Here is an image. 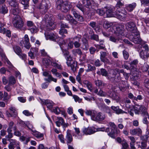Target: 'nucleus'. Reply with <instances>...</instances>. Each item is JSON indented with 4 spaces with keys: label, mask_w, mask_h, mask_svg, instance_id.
<instances>
[{
    "label": "nucleus",
    "mask_w": 149,
    "mask_h": 149,
    "mask_svg": "<svg viewBox=\"0 0 149 149\" xmlns=\"http://www.w3.org/2000/svg\"><path fill=\"white\" fill-rule=\"evenodd\" d=\"M41 103L42 104L46 105L49 109L52 108L53 106V103L51 100H41Z\"/></svg>",
    "instance_id": "obj_15"
},
{
    "label": "nucleus",
    "mask_w": 149,
    "mask_h": 149,
    "mask_svg": "<svg viewBox=\"0 0 149 149\" xmlns=\"http://www.w3.org/2000/svg\"><path fill=\"white\" fill-rule=\"evenodd\" d=\"M13 8L19 7V4L16 0H13L8 3Z\"/></svg>",
    "instance_id": "obj_40"
},
{
    "label": "nucleus",
    "mask_w": 149,
    "mask_h": 149,
    "mask_svg": "<svg viewBox=\"0 0 149 149\" xmlns=\"http://www.w3.org/2000/svg\"><path fill=\"white\" fill-rule=\"evenodd\" d=\"M86 115L90 116L93 120L99 121L104 120L105 118V115L100 112H97L94 110H86L85 111Z\"/></svg>",
    "instance_id": "obj_1"
},
{
    "label": "nucleus",
    "mask_w": 149,
    "mask_h": 149,
    "mask_svg": "<svg viewBox=\"0 0 149 149\" xmlns=\"http://www.w3.org/2000/svg\"><path fill=\"white\" fill-rule=\"evenodd\" d=\"M136 5V3H133L132 4L127 5L126 6V9L130 12L132 11L135 8Z\"/></svg>",
    "instance_id": "obj_30"
},
{
    "label": "nucleus",
    "mask_w": 149,
    "mask_h": 149,
    "mask_svg": "<svg viewBox=\"0 0 149 149\" xmlns=\"http://www.w3.org/2000/svg\"><path fill=\"white\" fill-rule=\"evenodd\" d=\"M29 0H20L21 3L24 6V9H28L29 7Z\"/></svg>",
    "instance_id": "obj_34"
},
{
    "label": "nucleus",
    "mask_w": 149,
    "mask_h": 149,
    "mask_svg": "<svg viewBox=\"0 0 149 149\" xmlns=\"http://www.w3.org/2000/svg\"><path fill=\"white\" fill-rule=\"evenodd\" d=\"M10 11L11 13L13 14L16 15V16H18V14L20 11L19 7H16V8H13L11 9Z\"/></svg>",
    "instance_id": "obj_31"
},
{
    "label": "nucleus",
    "mask_w": 149,
    "mask_h": 149,
    "mask_svg": "<svg viewBox=\"0 0 149 149\" xmlns=\"http://www.w3.org/2000/svg\"><path fill=\"white\" fill-rule=\"evenodd\" d=\"M121 144L122 146V149H126L127 148L128 146V144L127 143L126 140L124 139H123Z\"/></svg>",
    "instance_id": "obj_55"
},
{
    "label": "nucleus",
    "mask_w": 149,
    "mask_h": 149,
    "mask_svg": "<svg viewBox=\"0 0 149 149\" xmlns=\"http://www.w3.org/2000/svg\"><path fill=\"white\" fill-rule=\"evenodd\" d=\"M71 12L74 17L78 21L82 22L84 21V19L82 16L79 14L75 9H72L71 10Z\"/></svg>",
    "instance_id": "obj_14"
},
{
    "label": "nucleus",
    "mask_w": 149,
    "mask_h": 149,
    "mask_svg": "<svg viewBox=\"0 0 149 149\" xmlns=\"http://www.w3.org/2000/svg\"><path fill=\"white\" fill-rule=\"evenodd\" d=\"M149 66L146 63H145L142 67V70L143 71H147L148 69Z\"/></svg>",
    "instance_id": "obj_60"
},
{
    "label": "nucleus",
    "mask_w": 149,
    "mask_h": 149,
    "mask_svg": "<svg viewBox=\"0 0 149 149\" xmlns=\"http://www.w3.org/2000/svg\"><path fill=\"white\" fill-rule=\"evenodd\" d=\"M47 22L48 23V24L47 25V26L48 27V30H53L55 28V25L54 23L52 22L51 21H48Z\"/></svg>",
    "instance_id": "obj_44"
},
{
    "label": "nucleus",
    "mask_w": 149,
    "mask_h": 149,
    "mask_svg": "<svg viewBox=\"0 0 149 149\" xmlns=\"http://www.w3.org/2000/svg\"><path fill=\"white\" fill-rule=\"evenodd\" d=\"M104 128H99L96 129L94 127H88V128H84L82 131L84 133L86 134H91L94 133L97 131H103Z\"/></svg>",
    "instance_id": "obj_8"
},
{
    "label": "nucleus",
    "mask_w": 149,
    "mask_h": 149,
    "mask_svg": "<svg viewBox=\"0 0 149 149\" xmlns=\"http://www.w3.org/2000/svg\"><path fill=\"white\" fill-rule=\"evenodd\" d=\"M45 35L47 39H49L50 40L53 41H58V37L57 36L53 34H46L45 33Z\"/></svg>",
    "instance_id": "obj_18"
},
{
    "label": "nucleus",
    "mask_w": 149,
    "mask_h": 149,
    "mask_svg": "<svg viewBox=\"0 0 149 149\" xmlns=\"http://www.w3.org/2000/svg\"><path fill=\"white\" fill-rule=\"evenodd\" d=\"M89 25L92 27L96 31H97V29H98V26L97 25L96 22H91L89 24Z\"/></svg>",
    "instance_id": "obj_47"
},
{
    "label": "nucleus",
    "mask_w": 149,
    "mask_h": 149,
    "mask_svg": "<svg viewBox=\"0 0 149 149\" xmlns=\"http://www.w3.org/2000/svg\"><path fill=\"white\" fill-rule=\"evenodd\" d=\"M64 121V120L61 117H58L57 118V120L56 121L55 123L57 127H60Z\"/></svg>",
    "instance_id": "obj_36"
},
{
    "label": "nucleus",
    "mask_w": 149,
    "mask_h": 149,
    "mask_svg": "<svg viewBox=\"0 0 149 149\" xmlns=\"http://www.w3.org/2000/svg\"><path fill=\"white\" fill-rule=\"evenodd\" d=\"M59 33L62 36L63 38H64L65 37V36L64 34L67 33V30L65 29L61 28V29L59 31Z\"/></svg>",
    "instance_id": "obj_53"
},
{
    "label": "nucleus",
    "mask_w": 149,
    "mask_h": 149,
    "mask_svg": "<svg viewBox=\"0 0 149 149\" xmlns=\"http://www.w3.org/2000/svg\"><path fill=\"white\" fill-rule=\"evenodd\" d=\"M90 38L91 40H95L97 42H98L99 41L98 36L94 33L92 34L91 35Z\"/></svg>",
    "instance_id": "obj_46"
},
{
    "label": "nucleus",
    "mask_w": 149,
    "mask_h": 149,
    "mask_svg": "<svg viewBox=\"0 0 149 149\" xmlns=\"http://www.w3.org/2000/svg\"><path fill=\"white\" fill-rule=\"evenodd\" d=\"M116 8L113 7L108 9L106 12L107 16L108 17H114L116 16Z\"/></svg>",
    "instance_id": "obj_13"
},
{
    "label": "nucleus",
    "mask_w": 149,
    "mask_h": 149,
    "mask_svg": "<svg viewBox=\"0 0 149 149\" xmlns=\"http://www.w3.org/2000/svg\"><path fill=\"white\" fill-rule=\"evenodd\" d=\"M87 66L88 69L86 70V71L87 72H93L95 71L96 69L95 66H92L89 64H88Z\"/></svg>",
    "instance_id": "obj_45"
},
{
    "label": "nucleus",
    "mask_w": 149,
    "mask_h": 149,
    "mask_svg": "<svg viewBox=\"0 0 149 149\" xmlns=\"http://www.w3.org/2000/svg\"><path fill=\"white\" fill-rule=\"evenodd\" d=\"M116 36H111L109 37V40L113 42L116 43L118 42L122 37L118 35Z\"/></svg>",
    "instance_id": "obj_23"
},
{
    "label": "nucleus",
    "mask_w": 149,
    "mask_h": 149,
    "mask_svg": "<svg viewBox=\"0 0 149 149\" xmlns=\"http://www.w3.org/2000/svg\"><path fill=\"white\" fill-rule=\"evenodd\" d=\"M130 39L135 43L140 44L142 45L143 44V41L140 38L139 33L138 31L132 33L129 37Z\"/></svg>",
    "instance_id": "obj_4"
},
{
    "label": "nucleus",
    "mask_w": 149,
    "mask_h": 149,
    "mask_svg": "<svg viewBox=\"0 0 149 149\" xmlns=\"http://www.w3.org/2000/svg\"><path fill=\"white\" fill-rule=\"evenodd\" d=\"M73 98L74 99L75 102H78L79 103L81 102L82 99H80L78 96L75 95H74L72 96Z\"/></svg>",
    "instance_id": "obj_57"
},
{
    "label": "nucleus",
    "mask_w": 149,
    "mask_h": 149,
    "mask_svg": "<svg viewBox=\"0 0 149 149\" xmlns=\"http://www.w3.org/2000/svg\"><path fill=\"white\" fill-rule=\"evenodd\" d=\"M59 45L62 50H66V47H67V45L66 44L65 41L61 38L59 41Z\"/></svg>",
    "instance_id": "obj_28"
},
{
    "label": "nucleus",
    "mask_w": 149,
    "mask_h": 149,
    "mask_svg": "<svg viewBox=\"0 0 149 149\" xmlns=\"http://www.w3.org/2000/svg\"><path fill=\"white\" fill-rule=\"evenodd\" d=\"M66 133V138L67 140V143H70L72 140V138L70 130H68L67 131Z\"/></svg>",
    "instance_id": "obj_25"
},
{
    "label": "nucleus",
    "mask_w": 149,
    "mask_h": 149,
    "mask_svg": "<svg viewBox=\"0 0 149 149\" xmlns=\"http://www.w3.org/2000/svg\"><path fill=\"white\" fill-rule=\"evenodd\" d=\"M5 24H4L0 22V32L2 33H4L6 29L3 28Z\"/></svg>",
    "instance_id": "obj_58"
},
{
    "label": "nucleus",
    "mask_w": 149,
    "mask_h": 149,
    "mask_svg": "<svg viewBox=\"0 0 149 149\" xmlns=\"http://www.w3.org/2000/svg\"><path fill=\"white\" fill-rule=\"evenodd\" d=\"M32 134L38 138H40L43 137L44 134L36 131L32 130Z\"/></svg>",
    "instance_id": "obj_27"
},
{
    "label": "nucleus",
    "mask_w": 149,
    "mask_h": 149,
    "mask_svg": "<svg viewBox=\"0 0 149 149\" xmlns=\"http://www.w3.org/2000/svg\"><path fill=\"white\" fill-rule=\"evenodd\" d=\"M139 55L143 59L147 58L149 56V54L148 52L141 50L139 53Z\"/></svg>",
    "instance_id": "obj_29"
},
{
    "label": "nucleus",
    "mask_w": 149,
    "mask_h": 149,
    "mask_svg": "<svg viewBox=\"0 0 149 149\" xmlns=\"http://www.w3.org/2000/svg\"><path fill=\"white\" fill-rule=\"evenodd\" d=\"M138 61L137 59L134 60L132 61L130 63V66L132 68H135L136 67L138 63Z\"/></svg>",
    "instance_id": "obj_54"
},
{
    "label": "nucleus",
    "mask_w": 149,
    "mask_h": 149,
    "mask_svg": "<svg viewBox=\"0 0 149 149\" xmlns=\"http://www.w3.org/2000/svg\"><path fill=\"white\" fill-rule=\"evenodd\" d=\"M99 44H95L94 46L97 49H106L105 46L104 44V40H100L99 41Z\"/></svg>",
    "instance_id": "obj_17"
},
{
    "label": "nucleus",
    "mask_w": 149,
    "mask_h": 149,
    "mask_svg": "<svg viewBox=\"0 0 149 149\" xmlns=\"http://www.w3.org/2000/svg\"><path fill=\"white\" fill-rule=\"evenodd\" d=\"M93 11L94 13H96L100 15H103L105 14V11L103 9H98L97 10H96L94 9L93 8L92 12Z\"/></svg>",
    "instance_id": "obj_33"
},
{
    "label": "nucleus",
    "mask_w": 149,
    "mask_h": 149,
    "mask_svg": "<svg viewBox=\"0 0 149 149\" xmlns=\"http://www.w3.org/2000/svg\"><path fill=\"white\" fill-rule=\"evenodd\" d=\"M109 96L110 97H111L113 99L116 100L117 102H119L120 100V98L119 96L116 93H114L112 95L110 94Z\"/></svg>",
    "instance_id": "obj_37"
},
{
    "label": "nucleus",
    "mask_w": 149,
    "mask_h": 149,
    "mask_svg": "<svg viewBox=\"0 0 149 149\" xmlns=\"http://www.w3.org/2000/svg\"><path fill=\"white\" fill-rule=\"evenodd\" d=\"M14 125V123L13 122H10L8 124V127L7 129V131H8V132H12V129H13L14 130H16L17 129L16 126Z\"/></svg>",
    "instance_id": "obj_32"
},
{
    "label": "nucleus",
    "mask_w": 149,
    "mask_h": 149,
    "mask_svg": "<svg viewBox=\"0 0 149 149\" xmlns=\"http://www.w3.org/2000/svg\"><path fill=\"white\" fill-rule=\"evenodd\" d=\"M9 109L10 111V113L12 114V116L14 117H16L17 115V113L15 107H11L9 108Z\"/></svg>",
    "instance_id": "obj_38"
},
{
    "label": "nucleus",
    "mask_w": 149,
    "mask_h": 149,
    "mask_svg": "<svg viewBox=\"0 0 149 149\" xmlns=\"http://www.w3.org/2000/svg\"><path fill=\"white\" fill-rule=\"evenodd\" d=\"M73 43L74 47L76 48L79 47L81 45V38L79 37L76 36L73 38Z\"/></svg>",
    "instance_id": "obj_16"
},
{
    "label": "nucleus",
    "mask_w": 149,
    "mask_h": 149,
    "mask_svg": "<svg viewBox=\"0 0 149 149\" xmlns=\"http://www.w3.org/2000/svg\"><path fill=\"white\" fill-rule=\"evenodd\" d=\"M83 45L81 48L85 50H87L89 47L88 40L84 38L82 40Z\"/></svg>",
    "instance_id": "obj_26"
},
{
    "label": "nucleus",
    "mask_w": 149,
    "mask_h": 149,
    "mask_svg": "<svg viewBox=\"0 0 149 149\" xmlns=\"http://www.w3.org/2000/svg\"><path fill=\"white\" fill-rule=\"evenodd\" d=\"M66 19L69 21V23L72 24L76 25L77 23V22L70 15H67Z\"/></svg>",
    "instance_id": "obj_20"
},
{
    "label": "nucleus",
    "mask_w": 149,
    "mask_h": 149,
    "mask_svg": "<svg viewBox=\"0 0 149 149\" xmlns=\"http://www.w3.org/2000/svg\"><path fill=\"white\" fill-rule=\"evenodd\" d=\"M44 79L45 81H47L49 82H50L51 81L55 82H57V79L53 78L51 75L49 76V78H45Z\"/></svg>",
    "instance_id": "obj_52"
},
{
    "label": "nucleus",
    "mask_w": 149,
    "mask_h": 149,
    "mask_svg": "<svg viewBox=\"0 0 149 149\" xmlns=\"http://www.w3.org/2000/svg\"><path fill=\"white\" fill-rule=\"evenodd\" d=\"M26 25L28 28V29L30 28L33 26L35 25V24L32 21H28L26 22Z\"/></svg>",
    "instance_id": "obj_59"
},
{
    "label": "nucleus",
    "mask_w": 149,
    "mask_h": 149,
    "mask_svg": "<svg viewBox=\"0 0 149 149\" xmlns=\"http://www.w3.org/2000/svg\"><path fill=\"white\" fill-rule=\"evenodd\" d=\"M9 82L10 84H15L16 81L15 78L13 76L10 77L9 78Z\"/></svg>",
    "instance_id": "obj_62"
},
{
    "label": "nucleus",
    "mask_w": 149,
    "mask_h": 149,
    "mask_svg": "<svg viewBox=\"0 0 149 149\" xmlns=\"http://www.w3.org/2000/svg\"><path fill=\"white\" fill-rule=\"evenodd\" d=\"M30 30L31 33H35L39 31V29L35 25L33 26L30 28L28 29Z\"/></svg>",
    "instance_id": "obj_43"
},
{
    "label": "nucleus",
    "mask_w": 149,
    "mask_h": 149,
    "mask_svg": "<svg viewBox=\"0 0 149 149\" xmlns=\"http://www.w3.org/2000/svg\"><path fill=\"white\" fill-rule=\"evenodd\" d=\"M49 4V1L48 0H42L39 5V8L41 10L43 13H45L48 10Z\"/></svg>",
    "instance_id": "obj_6"
},
{
    "label": "nucleus",
    "mask_w": 149,
    "mask_h": 149,
    "mask_svg": "<svg viewBox=\"0 0 149 149\" xmlns=\"http://www.w3.org/2000/svg\"><path fill=\"white\" fill-rule=\"evenodd\" d=\"M101 74L103 76H106L107 75V72L106 70L103 68H102L100 70Z\"/></svg>",
    "instance_id": "obj_63"
},
{
    "label": "nucleus",
    "mask_w": 149,
    "mask_h": 149,
    "mask_svg": "<svg viewBox=\"0 0 149 149\" xmlns=\"http://www.w3.org/2000/svg\"><path fill=\"white\" fill-rule=\"evenodd\" d=\"M107 125L108 127L106 129L103 128L104 129H103V131H105V132L109 133L108 134L109 136L112 138H114L115 131L116 128V125L113 122H111L108 123Z\"/></svg>",
    "instance_id": "obj_2"
},
{
    "label": "nucleus",
    "mask_w": 149,
    "mask_h": 149,
    "mask_svg": "<svg viewBox=\"0 0 149 149\" xmlns=\"http://www.w3.org/2000/svg\"><path fill=\"white\" fill-rule=\"evenodd\" d=\"M13 49L15 53L17 55H19V54L22 52L21 48L17 46H15L13 47Z\"/></svg>",
    "instance_id": "obj_51"
},
{
    "label": "nucleus",
    "mask_w": 149,
    "mask_h": 149,
    "mask_svg": "<svg viewBox=\"0 0 149 149\" xmlns=\"http://www.w3.org/2000/svg\"><path fill=\"white\" fill-rule=\"evenodd\" d=\"M134 111L136 114H143L147 112L146 108L142 105L136 104L133 107Z\"/></svg>",
    "instance_id": "obj_7"
},
{
    "label": "nucleus",
    "mask_w": 149,
    "mask_h": 149,
    "mask_svg": "<svg viewBox=\"0 0 149 149\" xmlns=\"http://www.w3.org/2000/svg\"><path fill=\"white\" fill-rule=\"evenodd\" d=\"M107 56H100V58L101 61L103 62L105 64H111L113 63L112 58H110V59L111 61L109 60L106 57Z\"/></svg>",
    "instance_id": "obj_24"
},
{
    "label": "nucleus",
    "mask_w": 149,
    "mask_h": 149,
    "mask_svg": "<svg viewBox=\"0 0 149 149\" xmlns=\"http://www.w3.org/2000/svg\"><path fill=\"white\" fill-rule=\"evenodd\" d=\"M51 64L52 66L57 68L58 69L61 70L62 69V66L61 65L58 64L54 61H52Z\"/></svg>",
    "instance_id": "obj_49"
},
{
    "label": "nucleus",
    "mask_w": 149,
    "mask_h": 149,
    "mask_svg": "<svg viewBox=\"0 0 149 149\" xmlns=\"http://www.w3.org/2000/svg\"><path fill=\"white\" fill-rule=\"evenodd\" d=\"M142 115L144 117L143 120V123L144 124H147L148 123L147 118H148V115L147 111Z\"/></svg>",
    "instance_id": "obj_48"
},
{
    "label": "nucleus",
    "mask_w": 149,
    "mask_h": 149,
    "mask_svg": "<svg viewBox=\"0 0 149 149\" xmlns=\"http://www.w3.org/2000/svg\"><path fill=\"white\" fill-rule=\"evenodd\" d=\"M123 54L125 59V60L127 59L129 57V55L127 50L125 49L123 50Z\"/></svg>",
    "instance_id": "obj_56"
},
{
    "label": "nucleus",
    "mask_w": 149,
    "mask_h": 149,
    "mask_svg": "<svg viewBox=\"0 0 149 149\" xmlns=\"http://www.w3.org/2000/svg\"><path fill=\"white\" fill-rule=\"evenodd\" d=\"M8 140L10 142V144L14 145H15L17 146L19 145V143L15 139H8Z\"/></svg>",
    "instance_id": "obj_50"
},
{
    "label": "nucleus",
    "mask_w": 149,
    "mask_h": 149,
    "mask_svg": "<svg viewBox=\"0 0 149 149\" xmlns=\"http://www.w3.org/2000/svg\"><path fill=\"white\" fill-rule=\"evenodd\" d=\"M124 25L122 24L116 25L115 26L116 34L122 37L124 31Z\"/></svg>",
    "instance_id": "obj_12"
},
{
    "label": "nucleus",
    "mask_w": 149,
    "mask_h": 149,
    "mask_svg": "<svg viewBox=\"0 0 149 149\" xmlns=\"http://www.w3.org/2000/svg\"><path fill=\"white\" fill-rule=\"evenodd\" d=\"M72 54L75 56L77 54L81 55L82 54L81 50L79 49H73L72 50Z\"/></svg>",
    "instance_id": "obj_39"
},
{
    "label": "nucleus",
    "mask_w": 149,
    "mask_h": 149,
    "mask_svg": "<svg viewBox=\"0 0 149 149\" xmlns=\"http://www.w3.org/2000/svg\"><path fill=\"white\" fill-rule=\"evenodd\" d=\"M97 95L102 97H106V93L105 92L103 91L101 89L97 93Z\"/></svg>",
    "instance_id": "obj_61"
},
{
    "label": "nucleus",
    "mask_w": 149,
    "mask_h": 149,
    "mask_svg": "<svg viewBox=\"0 0 149 149\" xmlns=\"http://www.w3.org/2000/svg\"><path fill=\"white\" fill-rule=\"evenodd\" d=\"M95 83L96 85L100 89L102 88L106 85V84L103 83L102 81L99 80L95 81Z\"/></svg>",
    "instance_id": "obj_35"
},
{
    "label": "nucleus",
    "mask_w": 149,
    "mask_h": 149,
    "mask_svg": "<svg viewBox=\"0 0 149 149\" xmlns=\"http://www.w3.org/2000/svg\"><path fill=\"white\" fill-rule=\"evenodd\" d=\"M111 108L117 114H119L121 113H127V112L123 111L122 110L119 109L118 106L115 107L114 106H112Z\"/></svg>",
    "instance_id": "obj_22"
},
{
    "label": "nucleus",
    "mask_w": 149,
    "mask_h": 149,
    "mask_svg": "<svg viewBox=\"0 0 149 149\" xmlns=\"http://www.w3.org/2000/svg\"><path fill=\"white\" fill-rule=\"evenodd\" d=\"M115 23L114 22H111L108 21L106 22H104L103 24V26L105 28L108 29V28L112 26L113 24L114 25H115Z\"/></svg>",
    "instance_id": "obj_41"
},
{
    "label": "nucleus",
    "mask_w": 149,
    "mask_h": 149,
    "mask_svg": "<svg viewBox=\"0 0 149 149\" xmlns=\"http://www.w3.org/2000/svg\"><path fill=\"white\" fill-rule=\"evenodd\" d=\"M123 5V4L120 1H118L115 8L116 10L119 9Z\"/></svg>",
    "instance_id": "obj_64"
},
{
    "label": "nucleus",
    "mask_w": 149,
    "mask_h": 149,
    "mask_svg": "<svg viewBox=\"0 0 149 149\" xmlns=\"http://www.w3.org/2000/svg\"><path fill=\"white\" fill-rule=\"evenodd\" d=\"M116 16L115 17H116L120 20H123L125 17L126 12L124 10H121L120 8L116 10Z\"/></svg>",
    "instance_id": "obj_11"
},
{
    "label": "nucleus",
    "mask_w": 149,
    "mask_h": 149,
    "mask_svg": "<svg viewBox=\"0 0 149 149\" xmlns=\"http://www.w3.org/2000/svg\"><path fill=\"white\" fill-rule=\"evenodd\" d=\"M8 11L7 8L5 5L2 6L0 8V12L2 13H8Z\"/></svg>",
    "instance_id": "obj_42"
},
{
    "label": "nucleus",
    "mask_w": 149,
    "mask_h": 149,
    "mask_svg": "<svg viewBox=\"0 0 149 149\" xmlns=\"http://www.w3.org/2000/svg\"><path fill=\"white\" fill-rule=\"evenodd\" d=\"M14 26L17 28L20 29L23 27L24 22L22 19L19 16H15L13 21Z\"/></svg>",
    "instance_id": "obj_5"
},
{
    "label": "nucleus",
    "mask_w": 149,
    "mask_h": 149,
    "mask_svg": "<svg viewBox=\"0 0 149 149\" xmlns=\"http://www.w3.org/2000/svg\"><path fill=\"white\" fill-rule=\"evenodd\" d=\"M126 29L131 32L132 33L138 31L135 24L133 22H130L125 24Z\"/></svg>",
    "instance_id": "obj_10"
},
{
    "label": "nucleus",
    "mask_w": 149,
    "mask_h": 149,
    "mask_svg": "<svg viewBox=\"0 0 149 149\" xmlns=\"http://www.w3.org/2000/svg\"><path fill=\"white\" fill-rule=\"evenodd\" d=\"M29 38L27 35H25L24 36V40L23 43L24 47L27 49H29L31 47V45L29 42Z\"/></svg>",
    "instance_id": "obj_19"
},
{
    "label": "nucleus",
    "mask_w": 149,
    "mask_h": 149,
    "mask_svg": "<svg viewBox=\"0 0 149 149\" xmlns=\"http://www.w3.org/2000/svg\"><path fill=\"white\" fill-rule=\"evenodd\" d=\"M82 1L84 5L89 8L90 12L92 13V9L93 8H92L91 7V3L90 1L89 0H82Z\"/></svg>",
    "instance_id": "obj_21"
},
{
    "label": "nucleus",
    "mask_w": 149,
    "mask_h": 149,
    "mask_svg": "<svg viewBox=\"0 0 149 149\" xmlns=\"http://www.w3.org/2000/svg\"><path fill=\"white\" fill-rule=\"evenodd\" d=\"M57 8L60 10L62 12L67 13L68 11L69 8L68 4L66 2L62 0H58L56 2Z\"/></svg>",
    "instance_id": "obj_3"
},
{
    "label": "nucleus",
    "mask_w": 149,
    "mask_h": 149,
    "mask_svg": "<svg viewBox=\"0 0 149 149\" xmlns=\"http://www.w3.org/2000/svg\"><path fill=\"white\" fill-rule=\"evenodd\" d=\"M120 78L118 79V80H117V79L116 78L115 79L116 82H119V86L120 90L122 91H124L126 89L129 88V85L128 84L127 81H120Z\"/></svg>",
    "instance_id": "obj_9"
}]
</instances>
